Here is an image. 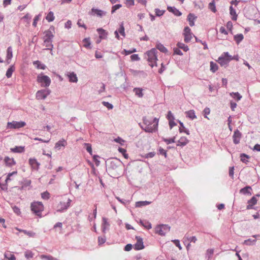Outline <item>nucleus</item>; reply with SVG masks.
Listing matches in <instances>:
<instances>
[{"label": "nucleus", "mask_w": 260, "mask_h": 260, "mask_svg": "<svg viewBox=\"0 0 260 260\" xmlns=\"http://www.w3.org/2000/svg\"><path fill=\"white\" fill-rule=\"evenodd\" d=\"M158 119L156 118L145 117L143 119V129L148 133H153L157 129Z\"/></svg>", "instance_id": "1"}, {"label": "nucleus", "mask_w": 260, "mask_h": 260, "mask_svg": "<svg viewBox=\"0 0 260 260\" xmlns=\"http://www.w3.org/2000/svg\"><path fill=\"white\" fill-rule=\"evenodd\" d=\"M71 200L68 198L64 197L62 198L56 205V211L61 212L67 210L71 206Z\"/></svg>", "instance_id": "2"}, {"label": "nucleus", "mask_w": 260, "mask_h": 260, "mask_svg": "<svg viewBox=\"0 0 260 260\" xmlns=\"http://www.w3.org/2000/svg\"><path fill=\"white\" fill-rule=\"evenodd\" d=\"M157 51L155 49H152L146 53V58L149 62V66L151 67L156 66V61L157 60L156 56Z\"/></svg>", "instance_id": "3"}, {"label": "nucleus", "mask_w": 260, "mask_h": 260, "mask_svg": "<svg viewBox=\"0 0 260 260\" xmlns=\"http://www.w3.org/2000/svg\"><path fill=\"white\" fill-rule=\"evenodd\" d=\"M31 211L37 216H42V212L44 210V205L41 202H33L30 205Z\"/></svg>", "instance_id": "4"}, {"label": "nucleus", "mask_w": 260, "mask_h": 260, "mask_svg": "<svg viewBox=\"0 0 260 260\" xmlns=\"http://www.w3.org/2000/svg\"><path fill=\"white\" fill-rule=\"evenodd\" d=\"M37 81L40 83L41 86L43 87H48L51 83L50 78L42 74H40L37 76Z\"/></svg>", "instance_id": "5"}, {"label": "nucleus", "mask_w": 260, "mask_h": 260, "mask_svg": "<svg viewBox=\"0 0 260 260\" xmlns=\"http://www.w3.org/2000/svg\"><path fill=\"white\" fill-rule=\"evenodd\" d=\"M232 60V56L230 55L228 52H224L221 56L218 58V62L221 66H227L229 62Z\"/></svg>", "instance_id": "6"}, {"label": "nucleus", "mask_w": 260, "mask_h": 260, "mask_svg": "<svg viewBox=\"0 0 260 260\" xmlns=\"http://www.w3.org/2000/svg\"><path fill=\"white\" fill-rule=\"evenodd\" d=\"M170 230V226L166 224L157 225L155 228V232L161 236H164Z\"/></svg>", "instance_id": "7"}, {"label": "nucleus", "mask_w": 260, "mask_h": 260, "mask_svg": "<svg viewBox=\"0 0 260 260\" xmlns=\"http://www.w3.org/2000/svg\"><path fill=\"white\" fill-rule=\"evenodd\" d=\"M25 125V123L24 122H17V121H12L9 122L7 123V128L9 129H16L19 128L21 127H23Z\"/></svg>", "instance_id": "8"}, {"label": "nucleus", "mask_w": 260, "mask_h": 260, "mask_svg": "<svg viewBox=\"0 0 260 260\" xmlns=\"http://www.w3.org/2000/svg\"><path fill=\"white\" fill-rule=\"evenodd\" d=\"M50 93L49 89H42L38 90L36 94L37 100H41L45 99Z\"/></svg>", "instance_id": "9"}, {"label": "nucleus", "mask_w": 260, "mask_h": 260, "mask_svg": "<svg viewBox=\"0 0 260 260\" xmlns=\"http://www.w3.org/2000/svg\"><path fill=\"white\" fill-rule=\"evenodd\" d=\"M184 37V41L186 43H188L192 39V34L191 32V29L189 27L186 26L184 29V33H183Z\"/></svg>", "instance_id": "10"}, {"label": "nucleus", "mask_w": 260, "mask_h": 260, "mask_svg": "<svg viewBox=\"0 0 260 260\" xmlns=\"http://www.w3.org/2000/svg\"><path fill=\"white\" fill-rule=\"evenodd\" d=\"M136 239L137 240V242L134 245L135 249L137 250L143 249L144 248V246L142 238L137 236Z\"/></svg>", "instance_id": "11"}, {"label": "nucleus", "mask_w": 260, "mask_h": 260, "mask_svg": "<svg viewBox=\"0 0 260 260\" xmlns=\"http://www.w3.org/2000/svg\"><path fill=\"white\" fill-rule=\"evenodd\" d=\"M119 33L122 37H125V31H124V27L123 23H121V24H120V27L118 28V29L117 30H116L114 32V34H115V37L117 39H119V34H118Z\"/></svg>", "instance_id": "12"}, {"label": "nucleus", "mask_w": 260, "mask_h": 260, "mask_svg": "<svg viewBox=\"0 0 260 260\" xmlns=\"http://www.w3.org/2000/svg\"><path fill=\"white\" fill-rule=\"evenodd\" d=\"M233 141L235 144H239L241 138V133L238 131L236 129L234 132V134L233 135Z\"/></svg>", "instance_id": "13"}, {"label": "nucleus", "mask_w": 260, "mask_h": 260, "mask_svg": "<svg viewBox=\"0 0 260 260\" xmlns=\"http://www.w3.org/2000/svg\"><path fill=\"white\" fill-rule=\"evenodd\" d=\"M4 162L8 167H11L16 165V161L13 158L6 156L4 158Z\"/></svg>", "instance_id": "14"}, {"label": "nucleus", "mask_w": 260, "mask_h": 260, "mask_svg": "<svg viewBox=\"0 0 260 260\" xmlns=\"http://www.w3.org/2000/svg\"><path fill=\"white\" fill-rule=\"evenodd\" d=\"M28 161L32 169L35 170H38L39 169L40 164L38 162L36 159L30 158L29 159Z\"/></svg>", "instance_id": "15"}, {"label": "nucleus", "mask_w": 260, "mask_h": 260, "mask_svg": "<svg viewBox=\"0 0 260 260\" xmlns=\"http://www.w3.org/2000/svg\"><path fill=\"white\" fill-rule=\"evenodd\" d=\"M189 142V140L185 137H181L177 142V146H184Z\"/></svg>", "instance_id": "16"}, {"label": "nucleus", "mask_w": 260, "mask_h": 260, "mask_svg": "<svg viewBox=\"0 0 260 260\" xmlns=\"http://www.w3.org/2000/svg\"><path fill=\"white\" fill-rule=\"evenodd\" d=\"M67 145V141L62 139L58 142H57L55 145V148L59 150L61 148V147H65Z\"/></svg>", "instance_id": "17"}, {"label": "nucleus", "mask_w": 260, "mask_h": 260, "mask_svg": "<svg viewBox=\"0 0 260 260\" xmlns=\"http://www.w3.org/2000/svg\"><path fill=\"white\" fill-rule=\"evenodd\" d=\"M257 199L255 197H253L250 200L248 201V205L247 206V209H252V207L257 203Z\"/></svg>", "instance_id": "18"}, {"label": "nucleus", "mask_w": 260, "mask_h": 260, "mask_svg": "<svg viewBox=\"0 0 260 260\" xmlns=\"http://www.w3.org/2000/svg\"><path fill=\"white\" fill-rule=\"evenodd\" d=\"M196 19L197 17L191 13L188 14L187 16V19L190 26H192L194 25V21L196 20Z\"/></svg>", "instance_id": "19"}, {"label": "nucleus", "mask_w": 260, "mask_h": 260, "mask_svg": "<svg viewBox=\"0 0 260 260\" xmlns=\"http://www.w3.org/2000/svg\"><path fill=\"white\" fill-rule=\"evenodd\" d=\"M186 116L191 120L197 118L195 111L193 110H190L185 112Z\"/></svg>", "instance_id": "20"}, {"label": "nucleus", "mask_w": 260, "mask_h": 260, "mask_svg": "<svg viewBox=\"0 0 260 260\" xmlns=\"http://www.w3.org/2000/svg\"><path fill=\"white\" fill-rule=\"evenodd\" d=\"M252 190V188L250 186H246L240 190V193H243V194H248L249 195H251V190Z\"/></svg>", "instance_id": "21"}, {"label": "nucleus", "mask_w": 260, "mask_h": 260, "mask_svg": "<svg viewBox=\"0 0 260 260\" xmlns=\"http://www.w3.org/2000/svg\"><path fill=\"white\" fill-rule=\"evenodd\" d=\"M91 13L93 14H96L97 16L100 17H102L103 15L106 14V12H104L102 10H99L97 9L92 8L91 9Z\"/></svg>", "instance_id": "22"}, {"label": "nucleus", "mask_w": 260, "mask_h": 260, "mask_svg": "<svg viewBox=\"0 0 260 260\" xmlns=\"http://www.w3.org/2000/svg\"><path fill=\"white\" fill-rule=\"evenodd\" d=\"M68 76L70 82H77L78 81V78L76 76V74H75L74 72L70 73Z\"/></svg>", "instance_id": "23"}, {"label": "nucleus", "mask_w": 260, "mask_h": 260, "mask_svg": "<svg viewBox=\"0 0 260 260\" xmlns=\"http://www.w3.org/2000/svg\"><path fill=\"white\" fill-rule=\"evenodd\" d=\"M24 146H16L14 148H11V151L15 153H21L24 151Z\"/></svg>", "instance_id": "24"}, {"label": "nucleus", "mask_w": 260, "mask_h": 260, "mask_svg": "<svg viewBox=\"0 0 260 260\" xmlns=\"http://www.w3.org/2000/svg\"><path fill=\"white\" fill-rule=\"evenodd\" d=\"M167 9L169 12H172L176 16H180L181 15V12L175 7H168Z\"/></svg>", "instance_id": "25"}, {"label": "nucleus", "mask_w": 260, "mask_h": 260, "mask_svg": "<svg viewBox=\"0 0 260 260\" xmlns=\"http://www.w3.org/2000/svg\"><path fill=\"white\" fill-rule=\"evenodd\" d=\"M44 45L47 47V49L52 50L53 47V45L52 44V41L44 39Z\"/></svg>", "instance_id": "26"}, {"label": "nucleus", "mask_w": 260, "mask_h": 260, "mask_svg": "<svg viewBox=\"0 0 260 260\" xmlns=\"http://www.w3.org/2000/svg\"><path fill=\"white\" fill-rule=\"evenodd\" d=\"M15 71V67L14 66H11L7 70L6 72V76L8 78H9L12 77V74Z\"/></svg>", "instance_id": "27"}, {"label": "nucleus", "mask_w": 260, "mask_h": 260, "mask_svg": "<svg viewBox=\"0 0 260 260\" xmlns=\"http://www.w3.org/2000/svg\"><path fill=\"white\" fill-rule=\"evenodd\" d=\"M210 71L213 73H215L218 69L217 64L213 61H211L210 62Z\"/></svg>", "instance_id": "28"}, {"label": "nucleus", "mask_w": 260, "mask_h": 260, "mask_svg": "<svg viewBox=\"0 0 260 260\" xmlns=\"http://www.w3.org/2000/svg\"><path fill=\"white\" fill-rule=\"evenodd\" d=\"M134 92L135 93V94L137 95L139 98H142L143 96V93L142 92L143 89L141 88H135L134 89Z\"/></svg>", "instance_id": "29"}, {"label": "nucleus", "mask_w": 260, "mask_h": 260, "mask_svg": "<svg viewBox=\"0 0 260 260\" xmlns=\"http://www.w3.org/2000/svg\"><path fill=\"white\" fill-rule=\"evenodd\" d=\"M230 14L232 16V20H236L237 19V15L236 14V12L235 10L233 8L232 6H231L230 8Z\"/></svg>", "instance_id": "30"}, {"label": "nucleus", "mask_w": 260, "mask_h": 260, "mask_svg": "<svg viewBox=\"0 0 260 260\" xmlns=\"http://www.w3.org/2000/svg\"><path fill=\"white\" fill-rule=\"evenodd\" d=\"M46 19L48 22L53 21L54 19V16L53 12L52 11L49 12L48 13V14L47 15V16H46Z\"/></svg>", "instance_id": "31"}, {"label": "nucleus", "mask_w": 260, "mask_h": 260, "mask_svg": "<svg viewBox=\"0 0 260 260\" xmlns=\"http://www.w3.org/2000/svg\"><path fill=\"white\" fill-rule=\"evenodd\" d=\"M244 39V36L242 34L235 35L234 36V40L237 44H239Z\"/></svg>", "instance_id": "32"}, {"label": "nucleus", "mask_w": 260, "mask_h": 260, "mask_svg": "<svg viewBox=\"0 0 260 260\" xmlns=\"http://www.w3.org/2000/svg\"><path fill=\"white\" fill-rule=\"evenodd\" d=\"M151 202L148 201H139L136 203V206L137 207H140L144 206L149 205Z\"/></svg>", "instance_id": "33"}, {"label": "nucleus", "mask_w": 260, "mask_h": 260, "mask_svg": "<svg viewBox=\"0 0 260 260\" xmlns=\"http://www.w3.org/2000/svg\"><path fill=\"white\" fill-rule=\"evenodd\" d=\"M33 64L36 65L37 68L39 69L44 70L46 68V66L44 64H42L39 60L34 61Z\"/></svg>", "instance_id": "34"}, {"label": "nucleus", "mask_w": 260, "mask_h": 260, "mask_svg": "<svg viewBox=\"0 0 260 260\" xmlns=\"http://www.w3.org/2000/svg\"><path fill=\"white\" fill-rule=\"evenodd\" d=\"M5 257L8 260H16L15 255L10 252H6L5 254Z\"/></svg>", "instance_id": "35"}, {"label": "nucleus", "mask_w": 260, "mask_h": 260, "mask_svg": "<svg viewBox=\"0 0 260 260\" xmlns=\"http://www.w3.org/2000/svg\"><path fill=\"white\" fill-rule=\"evenodd\" d=\"M97 31L100 35V38L101 39L103 38L104 37H106L107 35V33L106 32L105 30L102 28L97 29Z\"/></svg>", "instance_id": "36"}, {"label": "nucleus", "mask_w": 260, "mask_h": 260, "mask_svg": "<svg viewBox=\"0 0 260 260\" xmlns=\"http://www.w3.org/2000/svg\"><path fill=\"white\" fill-rule=\"evenodd\" d=\"M197 238L195 237V236H192L191 237H190V238H188V237H184L183 238V242L185 243L187 241H189L190 242H193V243H196V241H197Z\"/></svg>", "instance_id": "37"}, {"label": "nucleus", "mask_w": 260, "mask_h": 260, "mask_svg": "<svg viewBox=\"0 0 260 260\" xmlns=\"http://www.w3.org/2000/svg\"><path fill=\"white\" fill-rule=\"evenodd\" d=\"M40 257L43 260H56L55 258L49 255H41Z\"/></svg>", "instance_id": "38"}, {"label": "nucleus", "mask_w": 260, "mask_h": 260, "mask_svg": "<svg viewBox=\"0 0 260 260\" xmlns=\"http://www.w3.org/2000/svg\"><path fill=\"white\" fill-rule=\"evenodd\" d=\"M7 59L10 60L13 57L12 49L11 47H9L7 50Z\"/></svg>", "instance_id": "39"}, {"label": "nucleus", "mask_w": 260, "mask_h": 260, "mask_svg": "<svg viewBox=\"0 0 260 260\" xmlns=\"http://www.w3.org/2000/svg\"><path fill=\"white\" fill-rule=\"evenodd\" d=\"M177 46L179 48L183 49L184 51H187L189 49L188 46L182 43H178Z\"/></svg>", "instance_id": "40"}, {"label": "nucleus", "mask_w": 260, "mask_h": 260, "mask_svg": "<svg viewBox=\"0 0 260 260\" xmlns=\"http://www.w3.org/2000/svg\"><path fill=\"white\" fill-rule=\"evenodd\" d=\"M53 37V35H52L51 31H47L45 32V36L44 37V39L52 41Z\"/></svg>", "instance_id": "41"}, {"label": "nucleus", "mask_w": 260, "mask_h": 260, "mask_svg": "<svg viewBox=\"0 0 260 260\" xmlns=\"http://www.w3.org/2000/svg\"><path fill=\"white\" fill-rule=\"evenodd\" d=\"M240 158H241V160L245 163V164H247V162H248V159L249 158V156L244 154V153H243V154H241V155H240Z\"/></svg>", "instance_id": "42"}, {"label": "nucleus", "mask_w": 260, "mask_h": 260, "mask_svg": "<svg viewBox=\"0 0 260 260\" xmlns=\"http://www.w3.org/2000/svg\"><path fill=\"white\" fill-rule=\"evenodd\" d=\"M156 48L157 49L160 50L162 52L166 53L167 52V48L161 44H158L156 45Z\"/></svg>", "instance_id": "43"}, {"label": "nucleus", "mask_w": 260, "mask_h": 260, "mask_svg": "<svg viewBox=\"0 0 260 260\" xmlns=\"http://www.w3.org/2000/svg\"><path fill=\"white\" fill-rule=\"evenodd\" d=\"M135 52H136V49L135 48H133V49H132L131 50H126L125 49H124L121 52V54H122L123 55H127L128 54H132V53H134Z\"/></svg>", "instance_id": "44"}, {"label": "nucleus", "mask_w": 260, "mask_h": 260, "mask_svg": "<svg viewBox=\"0 0 260 260\" xmlns=\"http://www.w3.org/2000/svg\"><path fill=\"white\" fill-rule=\"evenodd\" d=\"M50 197V194L49 192L47 191L41 193V198L43 200H49Z\"/></svg>", "instance_id": "45"}, {"label": "nucleus", "mask_w": 260, "mask_h": 260, "mask_svg": "<svg viewBox=\"0 0 260 260\" xmlns=\"http://www.w3.org/2000/svg\"><path fill=\"white\" fill-rule=\"evenodd\" d=\"M230 95L237 101H239L242 98V96L238 92H232L230 93Z\"/></svg>", "instance_id": "46"}, {"label": "nucleus", "mask_w": 260, "mask_h": 260, "mask_svg": "<svg viewBox=\"0 0 260 260\" xmlns=\"http://www.w3.org/2000/svg\"><path fill=\"white\" fill-rule=\"evenodd\" d=\"M41 16H42V15L40 14H39V15L35 16V17L34 19V22L32 23V25L34 27L37 26V22L39 20H40Z\"/></svg>", "instance_id": "47"}, {"label": "nucleus", "mask_w": 260, "mask_h": 260, "mask_svg": "<svg viewBox=\"0 0 260 260\" xmlns=\"http://www.w3.org/2000/svg\"><path fill=\"white\" fill-rule=\"evenodd\" d=\"M209 8L213 12H215L216 11L214 1H213L209 3Z\"/></svg>", "instance_id": "48"}, {"label": "nucleus", "mask_w": 260, "mask_h": 260, "mask_svg": "<svg viewBox=\"0 0 260 260\" xmlns=\"http://www.w3.org/2000/svg\"><path fill=\"white\" fill-rule=\"evenodd\" d=\"M17 171H13V172L12 173H10L8 174L7 175V177L6 178V182H8L9 181H10L12 180L11 179V177L14 175H17Z\"/></svg>", "instance_id": "49"}, {"label": "nucleus", "mask_w": 260, "mask_h": 260, "mask_svg": "<svg viewBox=\"0 0 260 260\" xmlns=\"http://www.w3.org/2000/svg\"><path fill=\"white\" fill-rule=\"evenodd\" d=\"M83 46L85 48H89L90 45V42L89 38H85L83 40Z\"/></svg>", "instance_id": "50"}, {"label": "nucleus", "mask_w": 260, "mask_h": 260, "mask_svg": "<svg viewBox=\"0 0 260 260\" xmlns=\"http://www.w3.org/2000/svg\"><path fill=\"white\" fill-rule=\"evenodd\" d=\"M121 7H122V5L121 4H117V5L113 6L112 7L111 13L112 14L114 13L117 10L120 9Z\"/></svg>", "instance_id": "51"}, {"label": "nucleus", "mask_w": 260, "mask_h": 260, "mask_svg": "<svg viewBox=\"0 0 260 260\" xmlns=\"http://www.w3.org/2000/svg\"><path fill=\"white\" fill-rule=\"evenodd\" d=\"M96 207L95 206V208L93 211V215L91 216H89V220L90 221H91L92 220H94L96 218Z\"/></svg>", "instance_id": "52"}, {"label": "nucleus", "mask_w": 260, "mask_h": 260, "mask_svg": "<svg viewBox=\"0 0 260 260\" xmlns=\"http://www.w3.org/2000/svg\"><path fill=\"white\" fill-rule=\"evenodd\" d=\"M204 117L209 119V118L207 117V115H209L210 113V110L209 108H206L204 109Z\"/></svg>", "instance_id": "53"}, {"label": "nucleus", "mask_w": 260, "mask_h": 260, "mask_svg": "<svg viewBox=\"0 0 260 260\" xmlns=\"http://www.w3.org/2000/svg\"><path fill=\"white\" fill-rule=\"evenodd\" d=\"M33 253L31 251H27L25 253V256L26 258L29 259L33 257Z\"/></svg>", "instance_id": "54"}, {"label": "nucleus", "mask_w": 260, "mask_h": 260, "mask_svg": "<svg viewBox=\"0 0 260 260\" xmlns=\"http://www.w3.org/2000/svg\"><path fill=\"white\" fill-rule=\"evenodd\" d=\"M77 24L79 27H82L85 29H86V25L84 24L83 21L82 19H79L77 22Z\"/></svg>", "instance_id": "55"}, {"label": "nucleus", "mask_w": 260, "mask_h": 260, "mask_svg": "<svg viewBox=\"0 0 260 260\" xmlns=\"http://www.w3.org/2000/svg\"><path fill=\"white\" fill-rule=\"evenodd\" d=\"M155 14L157 16H162L164 13V11L159 10L158 9H156L155 10Z\"/></svg>", "instance_id": "56"}, {"label": "nucleus", "mask_w": 260, "mask_h": 260, "mask_svg": "<svg viewBox=\"0 0 260 260\" xmlns=\"http://www.w3.org/2000/svg\"><path fill=\"white\" fill-rule=\"evenodd\" d=\"M131 59L132 61H137L140 59L138 54H133L131 56Z\"/></svg>", "instance_id": "57"}, {"label": "nucleus", "mask_w": 260, "mask_h": 260, "mask_svg": "<svg viewBox=\"0 0 260 260\" xmlns=\"http://www.w3.org/2000/svg\"><path fill=\"white\" fill-rule=\"evenodd\" d=\"M125 4L127 7L133 6L135 5L134 0H126Z\"/></svg>", "instance_id": "58"}, {"label": "nucleus", "mask_w": 260, "mask_h": 260, "mask_svg": "<svg viewBox=\"0 0 260 260\" xmlns=\"http://www.w3.org/2000/svg\"><path fill=\"white\" fill-rule=\"evenodd\" d=\"M21 232H23L25 234L28 235L29 237H34L35 235V233L31 232H27L25 230H21Z\"/></svg>", "instance_id": "59"}, {"label": "nucleus", "mask_w": 260, "mask_h": 260, "mask_svg": "<svg viewBox=\"0 0 260 260\" xmlns=\"http://www.w3.org/2000/svg\"><path fill=\"white\" fill-rule=\"evenodd\" d=\"M103 104L109 109H112L113 108V105L108 102H103Z\"/></svg>", "instance_id": "60"}, {"label": "nucleus", "mask_w": 260, "mask_h": 260, "mask_svg": "<svg viewBox=\"0 0 260 260\" xmlns=\"http://www.w3.org/2000/svg\"><path fill=\"white\" fill-rule=\"evenodd\" d=\"M13 211L17 215H20L21 213V211L20 209L17 206H14L13 207Z\"/></svg>", "instance_id": "61"}, {"label": "nucleus", "mask_w": 260, "mask_h": 260, "mask_svg": "<svg viewBox=\"0 0 260 260\" xmlns=\"http://www.w3.org/2000/svg\"><path fill=\"white\" fill-rule=\"evenodd\" d=\"M173 242L175 244V245L179 248L180 250L182 249V247L180 244V241L179 240H174L173 241Z\"/></svg>", "instance_id": "62"}, {"label": "nucleus", "mask_w": 260, "mask_h": 260, "mask_svg": "<svg viewBox=\"0 0 260 260\" xmlns=\"http://www.w3.org/2000/svg\"><path fill=\"white\" fill-rule=\"evenodd\" d=\"M106 242L105 238L103 237H99L98 238V243L99 245H102L104 244Z\"/></svg>", "instance_id": "63"}, {"label": "nucleus", "mask_w": 260, "mask_h": 260, "mask_svg": "<svg viewBox=\"0 0 260 260\" xmlns=\"http://www.w3.org/2000/svg\"><path fill=\"white\" fill-rule=\"evenodd\" d=\"M167 119L168 120L174 119V117L171 111H169L167 115Z\"/></svg>", "instance_id": "64"}]
</instances>
